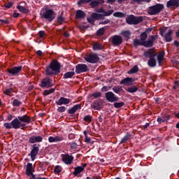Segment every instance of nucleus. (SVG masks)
Returning a JSON list of instances; mask_svg holds the SVG:
<instances>
[{
	"label": "nucleus",
	"instance_id": "1",
	"mask_svg": "<svg viewBox=\"0 0 179 179\" xmlns=\"http://www.w3.org/2000/svg\"><path fill=\"white\" fill-rule=\"evenodd\" d=\"M59 69H61V64L56 60H53L49 66L46 67V75H57L59 73Z\"/></svg>",
	"mask_w": 179,
	"mask_h": 179
},
{
	"label": "nucleus",
	"instance_id": "2",
	"mask_svg": "<svg viewBox=\"0 0 179 179\" xmlns=\"http://www.w3.org/2000/svg\"><path fill=\"white\" fill-rule=\"evenodd\" d=\"M144 56L150 58L148 64L151 68H153L156 65V59H155V57H156V52H155V50L150 49L145 52H144Z\"/></svg>",
	"mask_w": 179,
	"mask_h": 179
},
{
	"label": "nucleus",
	"instance_id": "3",
	"mask_svg": "<svg viewBox=\"0 0 179 179\" xmlns=\"http://www.w3.org/2000/svg\"><path fill=\"white\" fill-rule=\"evenodd\" d=\"M41 15L44 19H47L48 22H52L55 19V12L52 9L43 8L41 11Z\"/></svg>",
	"mask_w": 179,
	"mask_h": 179
},
{
	"label": "nucleus",
	"instance_id": "4",
	"mask_svg": "<svg viewBox=\"0 0 179 179\" xmlns=\"http://www.w3.org/2000/svg\"><path fill=\"white\" fill-rule=\"evenodd\" d=\"M163 8H164V6H163V4H157L152 6L149 8L148 13L149 15H157V13H160V12L163 10Z\"/></svg>",
	"mask_w": 179,
	"mask_h": 179
},
{
	"label": "nucleus",
	"instance_id": "5",
	"mask_svg": "<svg viewBox=\"0 0 179 179\" xmlns=\"http://www.w3.org/2000/svg\"><path fill=\"white\" fill-rule=\"evenodd\" d=\"M84 59L90 64H96L99 62V56L96 53L87 54L84 57Z\"/></svg>",
	"mask_w": 179,
	"mask_h": 179
},
{
	"label": "nucleus",
	"instance_id": "6",
	"mask_svg": "<svg viewBox=\"0 0 179 179\" xmlns=\"http://www.w3.org/2000/svg\"><path fill=\"white\" fill-rule=\"evenodd\" d=\"M126 22L128 24H138L142 22V17H135L130 15L126 18Z\"/></svg>",
	"mask_w": 179,
	"mask_h": 179
},
{
	"label": "nucleus",
	"instance_id": "7",
	"mask_svg": "<svg viewBox=\"0 0 179 179\" xmlns=\"http://www.w3.org/2000/svg\"><path fill=\"white\" fill-rule=\"evenodd\" d=\"M105 97L109 103H115V101H118V97H117L113 92H106L105 94Z\"/></svg>",
	"mask_w": 179,
	"mask_h": 179
},
{
	"label": "nucleus",
	"instance_id": "8",
	"mask_svg": "<svg viewBox=\"0 0 179 179\" xmlns=\"http://www.w3.org/2000/svg\"><path fill=\"white\" fill-rule=\"evenodd\" d=\"M89 67L86 64H80L76 66V73H83V72H87Z\"/></svg>",
	"mask_w": 179,
	"mask_h": 179
},
{
	"label": "nucleus",
	"instance_id": "9",
	"mask_svg": "<svg viewBox=\"0 0 179 179\" xmlns=\"http://www.w3.org/2000/svg\"><path fill=\"white\" fill-rule=\"evenodd\" d=\"M101 14H99L97 13H93L91 15V17H87V22L90 23L91 24H93L94 23V20H99L101 19Z\"/></svg>",
	"mask_w": 179,
	"mask_h": 179
},
{
	"label": "nucleus",
	"instance_id": "10",
	"mask_svg": "<svg viewBox=\"0 0 179 179\" xmlns=\"http://www.w3.org/2000/svg\"><path fill=\"white\" fill-rule=\"evenodd\" d=\"M112 44L116 46L121 45L122 44V37L119 35H114L112 36Z\"/></svg>",
	"mask_w": 179,
	"mask_h": 179
},
{
	"label": "nucleus",
	"instance_id": "11",
	"mask_svg": "<svg viewBox=\"0 0 179 179\" xmlns=\"http://www.w3.org/2000/svg\"><path fill=\"white\" fill-rule=\"evenodd\" d=\"M62 160L65 163V164H71L73 162V157L68 154H62Z\"/></svg>",
	"mask_w": 179,
	"mask_h": 179
},
{
	"label": "nucleus",
	"instance_id": "12",
	"mask_svg": "<svg viewBox=\"0 0 179 179\" xmlns=\"http://www.w3.org/2000/svg\"><path fill=\"white\" fill-rule=\"evenodd\" d=\"M12 127L14 129H19L20 127H24L26 124L22 123L20 121L19 118H15L11 122Z\"/></svg>",
	"mask_w": 179,
	"mask_h": 179
},
{
	"label": "nucleus",
	"instance_id": "13",
	"mask_svg": "<svg viewBox=\"0 0 179 179\" xmlns=\"http://www.w3.org/2000/svg\"><path fill=\"white\" fill-rule=\"evenodd\" d=\"M155 40H156V36H152L151 37H150L148 41H144L141 43V45H144V47H147V48L153 47V43H155Z\"/></svg>",
	"mask_w": 179,
	"mask_h": 179
},
{
	"label": "nucleus",
	"instance_id": "14",
	"mask_svg": "<svg viewBox=\"0 0 179 179\" xmlns=\"http://www.w3.org/2000/svg\"><path fill=\"white\" fill-rule=\"evenodd\" d=\"M20 71H22V66H15L12 69H8V72L10 73V75H11V76H16V75H17Z\"/></svg>",
	"mask_w": 179,
	"mask_h": 179
},
{
	"label": "nucleus",
	"instance_id": "15",
	"mask_svg": "<svg viewBox=\"0 0 179 179\" xmlns=\"http://www.w3.org/2000/svg\"><path fill=\"white\" fill-rule=\"evenodd\" d=\"M40 86L41 87H51L52 86V80L50 78H43Z\"/></svg>",
	"mask_w": 179,
	"mask_h": 179
},
{
	"label": "nucleus",
	"instance_id": "16",
	"mask_svg": "<svg viewBox=\"0 0 179 179\" xmlns=\"http://www.w3.org/2000/svg\"><path fill=\"white\" fill-rule=\"evenodd\" d=\"M91 107L94 110H100L103 108V100L99 99L98 101H95L91 105Z\"/></svg>",
	"mask_w": 179,
	"mask_h": 179
},
{
	"label": "nucleus",
	"instance_id": "17",
	"mask_svg": "<svg viewBox=\"0 0 179 179\" xmlns=\"http://www.w3.org/2000/svg\"><path fill=\"white\" fill-rule=\"evenodd\" d=\"M30 143H37L40 142H43V137L41 136H32L29 138Z\"/></svg>",
	"mask_w": 179,
	"mask_h": 179
},
{
	"label": "nucleus",
	"instance_id": "18",
	"mask_svg": "<svg viewBox=\"0 0 179 179\" xmlns=\"http://www.w3.org/2000/svg\"><path fill=\"white\" fill-rule=\"evenodd\" d=\"M48 141L50 143H52V142H62V141H64V137L61 136H50L48 138Z\"/></svg>",
	"mask_w": 179,
	"mask_h": 179
},
{
	"label": "nucleus",
	"instance_id": "19",
	"mask_svg": "<svg viewBox=\"0 0 179 179\" xmlns=\"http://www.w3.org/2000/svg\"><path fill=\"white\" fill-rule=\"evenodd\" d=\"M132 83H134V80L129 77H127L120 81V85H125L126 86H131Z\"/></svg>",
	"mask_w": 179,
	"mask_h": 179
},
{
	"label": "nucleus",
	"instance_id": "20",
	"mask_svg": "<svg viewBox=\"0 0 179 179\" xmlns=\"http://www.w3.org/2000/svg\"><path fill=\"white\" fill-rule=\"evenodd\" d=\"M173 33H174V31L169 29L168 32L164 35V38L168 43H170V41H173Z\"/></svg>",
	"mask_w": 179,
	"mask_h": 179
},
{
	"label": "nucleus",
	"instance_id": "21",
	"mask_svg": "<svg viewBox=\"0 0 179 179\" xmlns=\"http://www.w3.org/2000/svg\"><path fill=\"white\" fill-rule=\"evenodd\" d=\"M71 103V99L61 97L57 102V106H62V104H69Z\"/></svg>",
	"mask_w": 179,
	"mask_h": 179
},
{
	"label": "nucleus",
	"instance_id": "22",
	"mask_svg": "<svg viewBox=\"0 0 179 179\" xmlns=\"http://www.w3.org/2000/svg\"><path fill=\"white\" fill-rule=\"evenodd\" d=\"M38 150H39L38 147H34V148L31 151V159L32 161H34L36 159V157L38 153Z\"/></svg>",
	"mask_w": 179,
	"mask_h": 179
},
{
	"label": "nucleus",
	"instance_id": "23",
	"mask_svg": "<svg viewBox=\"0 0 179 179\" xmlns=\"http://www.w3.org/2000/svg\"><path fill=\"white\" fill-rule=\"evenodd\" d=\"M171 6H179V0H170L167 2V7L171 8Z\"/></svg>",
	"mask_w": 179,
	"mask_h": 179
},
{
	"label": "nucleus",
	"instance_id": "24",
	"mask_svg": "<svg viewBox=\"0 0 179 179\" xmlns=\"http://www.w3.org/2000/svg\"><path fill=\"white\" fill-rule=\"evenodd\" d=\"M18 120H20V121L22 124H24V122H26L27 124H29V122H30V117H29V116H27V115L19 116Z\"/></svg>",
	"mask_w": 179,
	"mask_h": 179
},
{
	"label": "nucleus",
	"instance_id": "25",
	"mask_svg": "<svg viewBox=\"0 0 179 179\" xmlns=\"http://www.w3.org/2000/svg\"><path fill=\"white\" fill-rule=\"evenodd\" d=\"M27 174L28 176H34L33 175V164L31 163H29L27 164Z\"/></svg>",
	"mask_w": 179,
	"mask_h": 179
},
{
	"label": "nucleus",
	"instance_id": "26",
	"mask_svg": "<svg viewBox=\"0 0 179 179\" xmlns=\"http://www.w3.org/2000/svg\"><path fill=\"white\" fill-rule=\"evenodd\" d=\"M76 16L77 19H85V17H86V14L85 13V12H83V10H78L76 12Z\"/></svg>",
	"mask_w": 179,
	"mask_h": 179
},
{
	"label": "nucleus",
	"instance_id": "27",
	"mask_svg": "<svg viewBox=\"0 0 179 179\" xmlns=\"http://www.w3.org/2000/svg\"><path fill=\"white\" fill-rule=\"evenodd\" d=\"M79 108H80V104L76 105L69 110V113L75 114V113H76V111H78Z\"/></svg>",
	"mask_w": 179,
	"mask_h": 179
},
{
	"label": "nucleus",
	"instance_id": "28",
	"mask_svg": "<svg viewBox=\"0 0 179 179\" xmlns=\"http://www.w3.org/2000/svg\"><path fill=\"white\" fill-rule=\"evenodd\" d=\"M157 59L159 62V65H162V62H163L164 59V52H162L158 54L157 55Z\"/></svg>",
	"mask_w": 179,
	"mask_h": 179
},
{
	"label": "nucleus",
	"instance_id": "29",
	"mask_svg": "<svg viewBox=\"0 0 179 179\" xmlns=\"http://www.w3.org/2000/svg\"><path fill=\"white\" fill-rule=\"evenodd\" d=\"M85 170V168L83 166H78L75 168V171L73 172L74 176H78V174H80L82 171Z\"/></svg>",
	"mask_w": 179,
	"mask_h": 179
},
{
	"label": "nucleus",
	"instance_id": "30",
	"mask_svg": "<svg viewBox=\"0 0 179 179\" xmlns=\"http://www.w3.org/2000/svg\"><path fill=\"white\" fill-rule=\"evenodd\" d=\"M17 8L20 12H22V13H29V9L22 5L17 6Z\"/></svg>",
	"mask_w": 179,
	"mask_h": 179
},
{
	"label": "nucleus",
	"instance_id": "31",
	"mask_svg": "<svg viewBox=\"0 0 179 179\" xmlns=\"http://www.w3.org/2000/svg\"><path fill=\"white\" fill-rule=\"evenodd\" d=\"M74 76H75L74 71H69L64 74V79H70L71 78H72Z\"/></svg>",
	"mask_w": 179,
	"mask_h": 179
},
{
	"label": "nucleus",
	"instance_id": "32",
	"mask_svg": "<svg viewBox=\"0 0 179 179\" xmlns=\"http://www.w3.org/2000/svg\"><path fill=\"white\" fill-rule=\"evenodd\" d=\"M139 71V68L138 67V65H135L130 71L127 72L129 75H131V73H136Z\"/></svg>",
	"mask_w": 179,
	"mask_h": 179
},
{
	"label": "nucleus",
	"instance_id": "33",
	"mask_svg": "<svg viewBox=\"0 0 179 179\" xmlns=\"http://www.w3.org/2000/svg\"><path fill=\"white\" fill-rule=\"evenodd\" d=\"M93 50H103V45L97 43H94Z\"/></svg>",
	"mask_w": 179,
	"mask_h": 179
},
{
	"label": "nucleus",
	"instance_id": "34",
	"mask_svg": "<svg viewBox=\"0 0 179 179\" xmlns=\"http://www.w3.org/2000/svg\"><path fill=\"white\" fill-rule=\"evenodd\" d=\"M127 92L129 93H135L136 92H138V87L136 86L130 87L127 89Z\"/></svg>",
	"mask_w": 179,
	"mask_h": 179
},
{
	"label": "nucleus",
	"instance_id": "35",
	"mask_svg": "<svg viewBox=\"0 0 179 179\" xmlns=\"http://www.w3.org/2000/svg\"><path fill=\"white\" fill-rule=\"evenodd\" d=\"M55 92V90L54 88H51L50 90H45L43 92L44 96H48V94H51V93H54Z\"/></svg>",
	"mask_w": 179,
	"mask_h": 179
},
{
	"label": "nucleus",
	"instance_id": "36",
	"mask_svg": "<svg viewBox=\"0 0 179 179\" xmlns=\"http://www.w3.org/2000/svg\"><path fill=\"white\" fill-rule=\"evenodd\" d=\"M120 34L124 36V37H126V38H129V37H131V32H129V31H122Z\"/></svg>",
	"mask_w": 179,
	"mask_h": 179
},
{
	"label": "nucleus",
	"instance_id": "37",
	"mask_svg": "<svg viewBox=\"0 0 179 179\" xmlns=\"http://www.w3.org/2000/svg\"><path fill=\"white\" fill-rule=\"evenodd\" d=\"M112 90H113L114 93H117V94H118V93H120V92L122 90V87H120V86L113 87L112 88Z\"/></svg>",
	"mask_w": 179,
	"mask_h": 179
},
{
	"label": "nucleus",
	"instance_id": "38",
	"mask_svg": "<svg viewBox=\"0 0 179 179\" xmlns=\"http://www.w3.org/2000/svg\"><path fill=\"white\" fill-rule=\"evenodd\" d=\"M129 138H131V135H126L120 141V143H127L128 141H129Z\"/></svg>",
	"mask_w": 179,
	"mask_h": 179
},
{
	"label": "nucleus",
	"instance_id": "39",
	"mask_svg": "<svg viewBox=\"0 0 179 179\" xmlns=\"http://www.w3.org/2000/svg\"><path fill=\"white\" fill-rule=\"evenodd\" d=\"M146 38H148V34H146V32H143L141 34V44L143 43V41H145V40H146Z\"/></svg>",
	"mask_w": 179,
	"mask_h": 179
},
{
	"label": "nucleus",
	"instance_id": "40",
	"mask_svg": "<svg viewBox=\"0 0 179 179\" xmlns=\"http://www.w3.org/2000/svg\"><path fill=\"white\" fill-rule=\"evenodd\" d=\"M113 12L114 10H108V11H106V10H104V12L103 13L102 16H110L113 15Z\"/></svg>",
	"mask_w": 179,
	"mask_h": 179
},
{
	"label": "nucleus",
	"instance_id": "41",
	"mask_svg": "<svg viewBox=\"0 0 179 179\" xmlns=\"http://www.w3.org/2000/svg\"><path fill=\"white\" fill-rule=\"evenodd\" d=\"M113 16H115V17H124L125 14L121 12H116L113 14Z\"/></svg>",
	"mask_w": 179,
	"mask_h": 179
},
{
	"label": "nucleus",
	"instance_id": "42",
	"mask_svg": "<svg viewBox=\"0 0 179 179\" xmlns=\"http://www.w3.org/2000/svg\"><path fill=\"white\" fill-rule=\"evenodd\" d=\"M124 106V102H116L114 103V107L115 108H120V107Z\"/></svg>",
	"mask_w": 179,
	"mask_h": 179
},
{
	"label": "nucleus",
	"instance_id": "43",
	"mask_svg": "<svg viewBox=\"0 0 179 179\" xmlns=\"http://www.w3.org/2000/svg\"><path fill=\"white\" fill-rule=\"evenodd\" d=\"M20 104H22V102H20V101L17 99H15L13 102V105L14 106V107H19Z\"/></svg>",
	"mask_w": 179,
	"mask_h": 179
},
{
	"label": "nucleus",
	"instance_id": "44",
	"mask_svg": "<svg viewBox=\"0 0 179 179\" xmlns=\"http://www.w3.org/2000/svg\"><path fill=\"white\" fill-rule=\"evenodd\" d=\"M92 0H80L78 2V5H83V3H89V2H92Z\"/></svg>",
	"mask_w": 179,
	"mask_h": 179
},
{
	"label": "nucleus",
	"instance_id": "45",
	"mask_svg": "<svg viewBox=\"0 0 179 179\" xmlns=\"http://www.w3.org/2000/svg\"><path fill=\"white\" fill-rule=\"evenodd\" d=\"M134 3H141V2H150V0H131Z\"/></svg>",
	"mask_w": 179,
	"mask_h": 179
},
{
	"label": "nucleus",
	"instance_id": "46",
	"mask_svg": "<svg viewBox=\"0 0 179 179\" xmlns=\"http://www.w3.org/2000/svg\"><path fill=\"white\" fill-rule=\"evenodd\" d=\"M100 4V3L98 1H92L90 3L91 6H92V8H94L95 6H99V5Z\"/></svg>",
	"mask_w": 179,
	"mask_h": 179
},
{
	"label": "nucleus",
	"instance_id": "47",
	"mask_svg": "<svg viewBox=\"0 0 179 179\" xmlns=\"http://www.w3.org/2000/svg\"><path fill=\"white\" fill-rule=\"evenodd\" d=\"M91 97H94V99H97L99 97H101V92H95L91 95Z\"/></svg>",
	"mask_w": 179,
	"mask_h": 179
},
{
	"label": "nucleus",
	"instance_id": "48",
	"mask_svg": "<svg viewBox=\"0 0 179 179\" xmlns=\"http://www.w3.org/2000/svg\"><path fill=\"white\" fill-rule=\"evenodd\" d=\"M97 36H103L104 34V28H101L96 31Z\"/></svg>",
	"mask_w": 179,
	"mask_h": 179
},
{
	"label": "nucleus",
	"instance_id": "49",
	"mask_svg": "<svg viewBox=\"0 0 179 179\" xmlns=\"http://www.w3.org/2000/svg\"><path fill=\"white\" fill-rule=\"evenodd\" d=\"M167 29H169V27H164L160 29V34L162 37L164 36V33H166V31H167Z\"/></svg>",
	"mask_w": 179,
	"mask_h": 179
},
{
	"label": "nucleus",
	"instance_id": "50",
	"mask_svg": "<svg viewBox=\"0 0 179 179\" xmlns=\"http://www.w3.org/2000/svg\"><path fill=\"white\" fill-rule=\"evenodd\" d=\"M84 120L85 121V122H91L92 117L90 115H87L84 117Z\"/></svg>",
	"mask_w": 179,
	"mask_h": 179
},
{
	"label": "nucleus",
	"instance_id": "51",
	"mask_svg": "<svg viewBox=\"0 0 179 179\" xmlns=\"http://www.w3.org/2000/svg\"><path fill=\"white\" fill-rule=\"evenodd\" d=\"M64 20H65V18H64L62 15L58 16V17H57L58 23H60V24H62V22H64Z\"/></svg>",
	"mask_w": 179,
	"mask_h": 179
},
{
	"label": "nucleus",
	"instance_id": "52",
	"mask_svg": "<svg viewBox=\"0 0 179 179\" xmlns=\"http://www.w3.org/2000/svg\"><path fill=\"white\" fill-rule=\"evenodd\" d=\"M66 110V108H65V106H60L57 108V111H59V113H64Z\"/></svg>",
	"mask_w": 179,
	"mask_h": 179
},
{
	"label": "nucleus",
	"instance_id": "53",
	"mask_svg": "<svg viewBox=\"0 0 179 179\" xmlns=\"http://www.w3.org/2000/svg\"><path fill=\"white\" fill-rule=\"evenodd\" d=\"M4 127L6 129H10L12 128V122L10 123H4Z\"/></svg>",
	"mask_w": 179,
	"mask_h": 179
},
{
	"label": "nucleus",
	"instance_id": "54",
	"mask_svg": "<svg viewBox=\"0 0 179 179\" xmlns=\"http://www.w3.org/2000/svg\"><path fill=\"white\" fill-rule=\"evenodd\" d=\"M55 172H56L57 174H59V173H61V166H56L55 167Z\"/></svg>",
	"mask_w": 179,
	"mask_h": 179
},
{
	"label": "nucleus",
	"instance_id": "55",
	"mask_svg": "<svg viewBox=\"0 0 179 179\" xmlns=\"http://www.w3.org/2000/svg\"><path fill=\"white\" fill-rule=\"evenodd\" d=\"M134 45H142V42H141L138 39H135L134 41Z\"/></svg>",
	"mask_w": 179,
	"mask_h": 179
},
{
	"label": "nucleus",
	"instance_id": "56",
	"mask_svg": "<svg viewBox=\"0 0 179 179\" xmlns=\"http://www.w3.org/2000/svg\"><path fill=\"white\" fill-rule=\"evenodd\" d=\"M10 93H12V89L8 88L6 90L5 94H7V96H9V94H10Z\"/></svg>",
	"mask_w": 179,
	"mask_h": 179
},
{
	"label": "nucleus",
	"instance_id": "57",
	"mask_svg": "<svg viewBox=\"0 0 179 179\" xmlns=\"http://www.w3.org/2000/svg\"><path fill=\"white\" fill-rule=\"evenodd\" d=\"M157 121V122H159V124H162V122H165L166 120L161 117H158Z\"/></svg>",
	"mask_w": 179,
	"mask_h": 179
},
{
	"label": "nucleus",
	"instance_id": "58",
	"mask_svg": "<svg viewBox=\"0 0 179 179\" xmlns=\"http://www.w3.org/2000/svg\"><path fill=\"white\" fill-rule=\"evenodd\" d=\"M110 23V20H106L105 21H102L100 22V24H108Z\"/></svg>",
	"mask_w": 179,
	"mask_h": 179
},
{
	"label": "nucleus",
	"instance_id": "59",
	"mask_svg": "<svg viewBox=\"0 0 179 179\" xmlns=\"http://www.w3.org/2000/svg\"><path fill=\"white\" fill-rule=\"evenodd\" d=\"M38 34H39V37L43 38V37H44L45 33L44 32V31H40L38 32Z\"/></svg>",
	"mask_w": 179,
	"mask_h": 179
},
{
	"label": "nucleus",
	"instance_id": "60",
	"mask_svg": "<svg viewBox=\"0 0 179 179\" xmlns=\"http://www.w3.org/2000/svg\"><path fill=\"white\" fill-rule=\"evenodd\" d=\"M71 149H76V148H78V144H76V143H73L71 145Z\"/></svg>",
	"mask_w": 179,
	"mask_h": 179
},
{
	"label": "nucleus",
	"instance_id": "61",
	"mask_svg": "<svg viewBox=\"0 0 179 179\" xmlns=\"http://www.w3.org/2000/svg\"><path fill=\"white\" fill-rule=\"evenodd\" d=\"M96 12H98L99 13H103L104 8H98V9L96 10Z\"/></svg>",
	"mask_w": 179,
	"mask_h": 179
},
{
	"label": "nucleus",
	"instance_id": "62",
	"mask_svg": "<svg viewBox=\"0 0 179 179\" xmlns=\"http://www.w3.org/2000/svg\"><path fill=\"white\" fill-rule=\"evenodd\" d=\"M108 87L104 86L101 88V92H108Z\"/></svg>",
	"mask_w": 179,
	"mask_h": 179
},
{
	"label": "nucleus",
	"instance_id": "63",
	"mask_svg": "<svg viewBox=\"0 0 179 179\" xmlns=\"http://www.w3.org/2000/svg\"><path fill=\"white\" fill-rule=\"evenodd\" d=\"M85 142L86 143H90V138L87 137V135H85Z\"/></svg>",
	"mask_w": 179,
	"mask_h": 179
},
{
	"label": "nucleus",
	"instance_id": "64",
	"mask_svg": "<svg viewBox=\"0 0 179 179\" xmlns=\"http://www.w3.org/2000/svg\"><path fill=\"white\" fill-rule=\"evenodd\" d=\"M178 86H179L178 81H175V85L173 86V89L177 90Z\"/></svg>",
	"mask_w": 179,
	"mask_h": 179
}]
</instances>
